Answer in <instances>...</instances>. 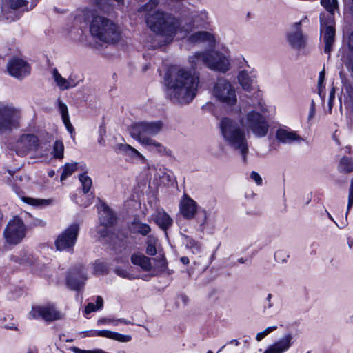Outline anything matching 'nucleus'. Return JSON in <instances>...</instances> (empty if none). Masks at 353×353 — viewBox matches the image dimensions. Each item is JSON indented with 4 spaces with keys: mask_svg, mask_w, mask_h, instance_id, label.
Masks as SVG:
<instances>
[{
    "mask_svg": "<svg viewBox=\"0 0 353 353\" xmlns=\"http://www.w3.org/2000/svg\"><path fill=\"white\" fill-rule=\"evenodd\" d=\"M347 45H348L350 50L353 53V32L349 37Z\"/></svg>",
    "mask_w": 353,
    "mask_h": 353,
    "instance_id": "obj_50",
    "label": "nucleus"
},
{
    "mask_svg": "<svg viewBox=\"0 0 353 353\" xmlns=\"http://www.w3.org/2000/svg\"><path fill=\"white\" fill-rule=\"evenodd\" d=\"M119 323H124V324H125V325H128V324H130V321H126V320H125V319H118V320H117V321H115L114 325H118V323H119Z\"/></svg>",
    "mask_w": 353,
    "mask_h": 353,
    "instance_id": "obj_54",
    "label": "nucleus"
},
{
    "mask_svg": "<svg viewBox=\"0 0 353 353\" xmlns=\"http://www.w3.org/2000/svg\"><path fill=\"white\" fill-rule=\"evenodd\" d=\"M338 170L341 173H348L353 171V160L347 157H342L338 165Z\"/></svg>",
    "mask_w": 353,
    "mask_h": 353,
    "instance_id": "obj_27",
    "label": "nucleus"
},
{
    "mask_svg": "<svg viewBox=\"0 0 353 353\" xmlns=\"http://www.w3.org/2000/svg\"><path fill=\"white\" fill-rule=\"evenodd\" d=\"M25 226L23 221L18 217L10 220L4 230L6 242L10 244H17L25 236Z\"/></svg>",
    "mask_w": 353,
    "mask_h": 353,
    "instance_id": "obj_10",
    "label": "nucleus"
},
{
    "mask_svg": "<svg viewBox=\"0 0 353 353\" xmlns=\"http://www.w3.org/2000/svg\"><path fill=\"white\" fill-rule=\"evenodd\" d=\"M131 261L134 265L140 266L145 271H148L152 268L150 259L143 254H132L131 256Z\"/></svg>",
    "mask_w": 353,
    "mask_h": 353,
    "instance_id": "obj_26",
    "label": "nucleus"
},
{
    "mask_svg": "<svg viewBox=\"0 0 353 353\" xmlns=\"http://www.w3.org/2000/svg\"><path fill=\"white\" fill-rule=\"evenodd\" d=\"M212 94L217 101L227 107H232L238 101L234 86L225 79H220L214 83Z\"/></svg>",
    "mask_w": 353,
    "mask_h": 353,
    "instance_id": "obj_6",
    "label": "nucleus"
},
{
    "mask_svg": "<svg viewBox=\"0 0 353 353\" xmlns=\"http://www.w3.org/2000/svg\"><path fill=\"white\" fill-rule=\"evenodd\" d=\"M294 344V337L291 333L283 334L279 340L270 345L263 353H285Z\"/></svg>",
    "mask_w": 353,
    "mask_h": 353,
    "instance_id": "obj_16",
    "label": "nucleus"
},
{
    "mask_svg": "<svg viewBox=\"0 0 353 353\" xmlns=\"http://www.w3.org/2000/svg\"><path fill=\"white\" fill-rule=\"evenodd\" d=\"M125 155L129 156L132 158H137L143 163H144L146 161L145 157L131 145L129 146L128 152L126 153Z\"/></svg>",
    "mask_w": 353,
    "mask_h": 353,
    "instance_id": "obj_39",
    "label": "nucleus"
},
{
    "mask_svg": "<svg viewBox=\"0 0 353 353\" xmlns=\"http://www.w3.org/2000/svg\"><path fill=\"white\" fill-rule=\"evenodd\" d=\"M152 219L163 231L168 230L173 224L172 218L162 208L155 211L152 214Z\"/></svg>",
    "mask_w": 353,
    "mask_h": 353,
    "instance_id": "obj_22",
    "label": "nucleus"
},
{
    "mask_svg": "<svg viewBox=\"0 0 353 353\" xmlns=\"http://www.w3.org/2000/svg\"><path fill=\"white\" fill-rule=\"evenodd\" d=\"M256 75L254 72L241 71L238 74V81L242 88L247 92L253 90L256 85Z\"/></svg>",
    "mask_w": 353,
    "mask_h": 353,
    "instance_id": "obj_20",
    "label": "nucleus"
},
{
    "mask_svg": "<svg viewBox=\"0 0 353 353\" xmlns=\"http://www.w3.org/2000/svg\"><path fill=\"white\" fill-rule=\"evenodd\" d=\"M199 210L198 203L189 195L183 194L179 202V212L187 220H192L196 217Z\"/></svg>",
    "mask_w": 353,
    "mask_h": 353,
    "instance_id": "obj_13",
    "label": "nucleus"
},
{
    "mask_svg": "<svg viewBox=\"0 0 353 353\" xmlns=\"http://www.w3.org/2000/svg\"><path fill=\"white\" fill-rule=\"evenodd\" d=\"M327 216L330 219H331L332 221H334L336 224V223L335 222V221L334 220L333 217L332 216V215L328 212H327Z\"/></svg>",
    "mask_w": 353,
    "mask_h": 353,
    "instance_id": "obj_62",
    "label": "nucleus"
},
{
    "mask_svg": "<svg viewBox=\"0 0 353 353\" xmlns=\"http://www.w3.org/2000/svg\"><path fill=\"white\" fill-rule=\"evenodd\" d=\"M163 126V123L159 121L137 122L132 124L130 128V133L132 137L150 150L165 155L169 153L166 147L152 138V137L158 134L162 130Z\"/></svg>",
    "mask_w": 353,
    "mask_h": 353,
    "instance_id": "obj_3",
    "label": "nucleus"
},
{
    "mask_svg": "<svg viewBox=\"0 0 353 353\" xmlns=\"http://www.w3.org/2000/svg\"><path fill=\"white\" fill-rule=\"evenodd\" d=\"M276 330H277L276 325H272V326H269V327H266L264 330H263L261 332H259L256 334V340L258 342L262 341L265 337H266L268 334H270L272 332L275 331Z\"/></svg>",
    "mask_w": 353,
    "mask_h": 353,
    "instance_id": "obj_38",
    "label": "nucleus"
},
{
    "mask_svg": "<svg viewBox=\"0 0 353 353\" xmlns=\"http://www.w3.org/2000/svg\"><path fill=\"white\" fill-rule=\"evenodd\" d=\"M131 230L134 232L139 233L143 236L147 235L151 231L149 225L140 221H134L132 223Z\"/></svg>",
    "mask_w": 353,
    "mask_h": 353,
    "instance_id": "obj_28",
    "label": "nucleus"
},
{
    "mask_svg": "<svg viewBox=\"0 0 353 353\" xmlns=\"http://www.w3.org/2000/svg\"><path fill=\"white\" fill-rule=\"evenodd\" d=\"M38 146V139L33 134L21 136L15 143L16 152L21 156L26 154L28 152L35 150Z\"/></svg>",
    "mask_w": 353,
    "mask_h": 353,
    "instance_id": "obj_15",
    "label": "nucleus"
},
{
    "mask_svg": "<svg viewBox=\"0 0 353 353\" xmlns=\"http://www.w3.org/2000/svg\"><path fill=\"white\" fill-rule=\"evenodd\" d=\"M180 260H181V263H183L185 265H187L189 263V259L186 256L181 257Z\"/></svg>",
    "mask_w": 353,
    "mask_h": 353,
    "instance_id": "obj_57",
    "label": "nucleus"
},
{
    "mask_svg": "<svg viewBox=\"0 0 353 353\" xmlns=\"http://www.w3.org/2000/svg\"><path fill=\"white\" fill-rule=\"evenodd\" d=\"M51 154L55 159H61L63 158L64 145L61 141L57 140L54 142Z\"/></svg>",
    "mask_w": 353,
    "mask_h": 353,
    "instance_id": "obj_29",
    "label": "nucleus"
},
{
    "mask_svg": "<svg viewBox=\"0 0 353 353\" xmlns=\"http://www.w3.org/2000/svg\"><path fill=\"white\" fill-rule=\"evenodd\" d=\"M22 201L34 207L48 205L51 203L50 200L34 199L31 197H22Z\"/></svg>",
    "mask_w": 353,
    "mask_h": 353,
    "instance_id": "obj_30",
    "label": "nucleus"
},
{
    "mask_svg": "<svg viewBox=\"0 0 353 353\" xmlns=\"http://www.w3.org/2000/svg\"><path fill=\"white\" fill-rule=\"evenodd\" d=\"M63 122L65 128H67L68 131L71 134L72 137L74 138L73 134L74 129L70 121V119H64L63 120Z\"/></svg>",
    "mask_w": 353,
    "mask_h": 353,
    "instance_id": "obj_45",
    "label": "nucleus"
},
{
    "mask_svg": "<svg viewBox=\"0 0 353 353\" xmlns=\"http://www.w3.org/2000/svg\"><path fill=\"white\" fill-rule=\"evenodd\" d=\"M315 113V103L314 101H312L311 105H310V113L308 115V119L310 120L314 117Z\"/></svg>",
    "mask_w": 353,
    "mask_h": 353,
    "instance_id": "obj_49",
    "label": "nucleus"
},
{
    "mask_svg": "<svg viewBox=\"0 0 353 353\" xmlns=\"http://www.w3.org/2000/svg\"><path fill=\"white\" fill-rule=\"evenodd\" d=\"M79 225L72 223L61 232L55 241L56 249L59 251L72 252L76 243Z\"/></svg>",
    "mask_w": 353,
    "mask_h": 353,
    "instance_id": "obj_8",
    "label": "nucleus"
},
{
    "mask_svg": "<svg viewBox=\"0 0 353 353\" xmlns=\"http://www.w3.org/2000/svg\"><path fill=\"white\" fill-rule=\"evenodd\" d=\"M79 180L81 183L83 192L85 194L88 193L92 185L91 179L85 174H82L79 175Z\"/></svg>",
    "mask_w": 353,
    "mask_h": 353,
    "instance_id": "obj_37",
    "label": "nucleus"
},
{
    "mask_svg": "<svg viewBox=\"0 0 353 353\" xmlns=\"http://www.w3.org/2000/svg\"><path fill=\"white\" fill-rule=\"evenodd\" d=\"M349 67H350V70H352V72H353V62L350 64Z\"/></svg>",
    "mask_w": 353,
    "mask_h": 353,
    "instance_id": "obj_64",
    "label": "nucleus"
},
{
    "mask_svg": "<svg viewBox=\"0 0 353 353\" xmlns=\"http://www.w3.org/2000/svg\"><path fill=\"white\" fill-rule=\"evenodd\" d=\"M272 295L271 294H268L266 297V301L268 302V308H272L273 307V303L272 302Z\"/></svg>",
    "mask_w": 353,
    "mask_h": 353,
    "instance_id": "obj_52",
    "label": "nucleus"
},
{
    "mask_svg": "<svg viewBox=\"0 0 353 353\" xmlns=\"http://www.w3.org/2000/svg\"><path fill=\"white\" fill-rule=\"evenodd\" d=\"M207 52H195L188 57L192 69L173 68L166 79V95L174 103L187 104L195 97L199 84V74L194 68L206 65Z\"/></svg>",
    "mask_w": 353,
    "mask_h": 353,
    "instance_id": "obj_1",
    "label": "nucleus"
},
{
    "mask_svg": "<svg viewBox=\"0 0 353 353\" xmlns=\"http://www.w3.org/2000/svg\"><path fill=\"white\" fill-rule=\"evenodd\" d=\"M115 1H117L118 3H121L122 0H115ZM103 1H104L105 3L106 2L109 3V1H110V0H97V4H99L100 6H102Z\"/></svg>",
    "mask_w": 353,
    "mask_h": 353,
    "instance_id": "obj_55",
    "label": "nucleus"
},
{
    "mask_svg": "<svg viewBox=\"0 0 353 353\" xmlns=\"http://www.w3.org/2000/svg\"><path fill=\"white\" fill-rule=\"evenodd\" d=\"M62 313L54 305L34 306L28 314L30 319L41 318L45 321H53L62 319Z\"/></svg>",
    "mask_w": 353,
    "mask_h": 353,
    "instance_id": "obj_11",
    "label": "nucleus"
},
{
    "mask_svg": "<svg viewBox=\"0 0 353 353\" xmlns=\"http://www.w3.org/2000/svg\"><path fill=\"white\" fill-rule=\"evenodd\" d=\"M21 110L12 105L0 108V130H9L19 125Z\"/></svg>",
    "mask_w": 353,
    "mask_h": 353,
    "instance_id": "obj_9",
    "label": "nucleus"
},
{
    "mask_svg": "<svg viewBox=\"0 0 353 353\" xmlns=\"http://www.w3.org/2000/svg\"><path fill=\"white\" fill-rule=\"evenodd\" d=\"M90 31L93 37L105 43H116L122 39L121 28L112 20L102 16L93 17Z\"/></svg>",
    "mask_w": 353,
    "mask_h": 353,
    "instance_id": "obj_4",
    "label": "nucleus"
},
{
    "mask_svg": "<svg viewBox=\"0 0 353 353\" xmlns=\"http://www.w3.org/2000/svg\"><path fill=\"white\" fill-rule=\"evenodd\" d=\"M234 343V344H235V345H238L239 343V341L236 340H234V341H231V343Z\"/></svg>",
    "mask_w": 353,
    "mask_h": 353,
    "instance_id": "obj_63",
    "label": "nucleus"
},
{
    "mask_svg": "<svg viewBox=\"0 0 353 353\" xmlns=\"http://www.w3.org/2000/svg\"><path fill=\"white\" fill-rule=\"evenodd\" d=\"M352 205H353V185H350L349 195H348L347 212L352 208Z\"/></svg>",
    "mask_w": 353,
    "mask_h": 353,
    "instance_id": "obj_46",
    "label": "nucleus"
},
{
    "mask_svg": "<svg viewBox=\"0 0 353 353\" xmlns=\"http://www.w3.org/2000/svg\"><path fill=\"white\" fill-rule=\"evenodd\" d=\"M322 31H324L325 52L330 53L334 43L335 30L333 26L334 21L331 16H329L327 21L321 18Z\"/></svg>",
    "mask_w": 353,
    "mask_h": 353,
    "instance_id": "obj_17",
    "label": "nucleus"
},
{
    "mask_svg": "<svg viewBox=\"0 0 353 353\" xmlns=\"http://www.w3.org/2000/svg\"><path fill=\"white\" fill-rule=\"evenodd\" d=\"M58 105L62 120L69 119L68 110L67 105L61 101H58Z\"/></svg>",
    "mask_w": 353,
    "mask_h": 353,
    "instance_id": "obj_41",
    "label": "nucleus"
},
{
    "mask_svg": "<svg viewBox=\"0 0 353 353\" xmlns=\"http://www.w3.org/2000/svg\"><path fill=\"white\" fill-rule=\"evenodd\" d=\"M86 279V274L82 268L75 269L69 272L67 285L70 289L77 290L84 285Z\"/></svg>",
    "mask_w": 353,
    "mask_h": 353,
    "instance_id": "obj_19",
    "label": "nucleus"
},
{
    "mask_svg": "<svg viewBox=\"0 0 353 353\" xmlns=\"http://www.w3.org/2000/svg\"><path fill=\"white\" fill-rule=\"evenodd\" d=\"M184 237L186 247L191 249L192 253L198 254L201 252L200 243L193 239L192 238L189 237L188 236H184Z\"/></svg>",
    "mask_w": 353,
    "mask_h": 353,
    "instance_id": "obj_32",
    "label": "nucleus"
},
{
    "mask_svg": "<svg viewBox=\"0 0 353 353\" xmlns=\"http://www.w3.org/2000/svg\"><path fill=\"white\" fill-rule=\"evenodd\" d=\"M116 272L119 276H120L121 277L127 278L129 279H132V276H130V274L124 270H117Z\"/></svg>",
    "mask_w": 353,
    "mask_h": 353,
    "instance_id": "obj_48",
    "label": "nucleus"
},
{
    "mask_svg": "<svg viewBox=\"0 0 353 353\" xmlns=\"http://www.w3.org/2000/svg\"><path fill=\"white\" fill-rule=\"evenodd\" d=\"M88 336L94 337V336H101L105 337L110 339H113L121 343L129 342L132 339V336L130 335H124L120 333L112 332L110 330H92L90 332V334L87 335Z\"/></svg>",
    "mask_w": 353,
    "mask_h": 353,
    "instance_id": "obj_21",
    "label": "nucleus"
},
{
    "mask_svg": "<svg viewBox=\"0 0 353 353\" xmlns=\"http://www.w3.org/2000/svg\"><path fill=\"white\" fill-rule=\"evenodd\" d=\"M288 41L295 49L303 48L306 43V39L303 36L299 24H294L287 34Z\"/></svg>",
    "mask_w": 353,
    "mask_h": 353,
    "instance_id": "obj_18",
    "label": "nucleus"
},
{
    "mask_svg": "<svg viewBox=\"0 0 353 353\" xmlns=\"http://www.w3.org/2000/svg\"><path fill=\"white\" fill-rule=\"evenodd\" d=\"M8 73L17 79H21L30 73V65L23 59L14 58L7 64Z\"/></svg>",
    "mask_w": 353,
    "mask_h": 353,
    "instance_id": "obj_14",
    "label": "nucleus"
},
{
    "mask_svg": "<svg viewBox=\"0 0 353 353\" xmlns=\"http://www.w3.org/2000/svg\"><path fill=\"white\" fill-rule=\"evenodd\" d=\"M77 168V163H66L63 167V172L61 175V181H63L67 179L69 176H70L72 173H74Z\"/></svg>",
    "mask_w": 353,
    "mask_h": 353,
    "instance_id": "obj_31",
    "label": "nucleus"
},
{
    "mask_svg": "<svg viewBox=\"0 0 353 353\" xmlns=\"http://www.w3.org/2000/svg\"><path fill=\"white\" fill-rule=\"evenodd\" d=\"M53 78L57 85L61 90H68L71 88L75 87L77 84L72 78L65 79L63 78L58 71L54 69L53 70Z\"/></svg>",
    "mask_w": 353,
    "mask_h": 353,
    "instance_id": "obj_25",
    "label": "nucleus"
},
{
    "mask_svg": "<svg viewBox=\"0 0 353 353\" xmlns=\"http://www.w3.org/2000/svg\"><path fill=\"white\" fill-rule=\"evenodd\" d=\"M130 145L119 143L115 146V151L118 153L123 154L124 155L128 152V150L129 148Z\"/></svg>",
    "mask_w": 353,
    "mask_h": 353,
    "instance_id": "obj_42",
    "label": "nucleus"
},
{
    "mask_svg": "<svg viewBox=\"0 0 353 353\" xmlns=\"http://www.w3.org/2000/svg\"><path fill=\"white\" fill-rule=\"evenodd\" d=\"M12 260H14V261L18 262V263H22V261H23V259H20L17 256H12Z\"/></svg>",
    "mask_w": 353,
    "mask_h": 353,
    "instance_id": "obj_59",
    "label": "nucleus"
},
{
    "mask_svg": "<svg viewBox=\"0 0 353 353\" xmlns=\"http://www.w3.org/2000/svg\"><path fill=\"white\" fill-rule=\"evenodd\" d=\"M103 300L102 297L97 296L96 299V305L92 303H89L85 308V314H89L92 312H95L98 310H100L103 307Z\"/></svg>",
    "mask_w": 353,
    "mask_h": 353,
    "instance_id": "obj_33",
    "label": "nucleus"
},
{
    "mask_svg": "<svg viewBox=\"0 0 353 353\" xmlns=\"http://www.w3.org/2000/svg\"><path fill=\"white\" fill-rule=\"evenodd\" d=\"M103 266L100 264H95L94 267V271L95 274H100L103 272Z\"/></svg>",
    "mask_w": 353,
    "mask_h": 353,
    "instance_id": "obj_51",
    "label": "nucleus"
},
{
    "mask_svg": "<svg viewBox=\"0 0 353 353\" xmlns=\"http://www.w3.org/2000/svg\"><path fill=\"white\" fill-rule=\"evenodd\" d=\"M92 203L91 199L86 197V199L84 201H81L79 204L82 206L87 207Z\"/></svg>",
    "mask_w": 353,
    "mask_h": 353,
    "instance_id": "obj_53",
    "label": "nucleus"
},
{
    "mask_svg": "<svg viewBox=\"0 0 353 353\" xmlns=\"http://www.w3.org/2000/svg\"><path fill=\"white\" fill-rule=\"evenodd\" d=\"M220 126L225 139L234 149L240 152L243 160L245 161L248 148L244 132L240 129L236 123L229 118L223 119Z\"/></svg>",
    "mask_w": 353,
    "mask_h": 353,
    "instance_id": "obj_5",
    "label": "nucleus"
},
{
    "mask_svg": "<svg viewBox=\"0 0 353 353\" xmlns=\"http://www.w3.org/2000/svg\"><path fill=\"white\" fill-rule=\"evenodd\" d=\"M332 102H333V101H330L329 100L328 105H329V111L330 112H331L332 108V105H333Z\"/></svg>",
    "mask_w": 353,
    "mask_h": 353,
    "instance_id": "obj_61",
    "label": "nucleus"
},
{
    "mask_svg": "<svg viewBox=\"0 0 353 353\" xmlns=\"http://www.w3.org/2000/svg\"><path fill=\"white\" fill-rule=\"evenodd\" d=\"M250 178L255 181V183L260 185L262 184V178L261 176L256 172H252L250 174Z\"/></svg>",
    "mask_w": 353,
    "mask_h": 353,
    "instance_id": "obj_44",
    "label": "nucleus"
},
{
    "mask_svg": "<svg viewBox=\"0 0 353 353\" xmlns=\"http://www.w3.org/2000/svg\"><path fill=\"white\" fill-rule=\"evenodd\" d=\"M99 214L100 222L103 226L106 227L114 223L115 221L114 215L110 209L104 203L99 205Z\"/></svg>",
    "mask_w": 353,
    "mask_h": 353,
    "instance_id": "obj_24",
    "label": "nucleus"
},
{
    "mask_svg": "<svg viewBox=\"0 0 353 353\" xmlns=\"http://www.w3.org/2000/svg\"><path fill=\"white\" fill-rule=\"evenodd\" d=\"M325 70L323 69L319 72V79H318V94L321 98L323 101L325 99Z\"/></svg>",
    "mask_w": 353,
    "mask_h": 353,
    "instance_id": "obj_34",
    "label": "nucleus"
},
{
    "mask_svg": "<svg viewBox=\"0 0 353 353\" xmlns=\"http://www.w3.org/2000/svg\"><path fill=\"white\" fill-rule=\"evenodd\" d=\"M111 321L110 320H107V319H100L98 321V325H100V324H102V323H110Z\"/></svg>",
    "mask_w": 353,
    "mask_h": 353,
    "instance_id": "obj_58",
    "label": "nucleus"
},
{
    "mask_svg": "<svg viewBox=\"0 0 353 353\" xmlns=\"http://www.w3.org/2000/svg\"><path fill=\"white\" fill-rule=\"evenodd\" d=\"M276 139L283 143H292L300 141L301 138L295 132L287 129H279L276 134Z\"/></svg>",
    "mask_w": 353,
    "mask_h": 353,
    "instance_id": "obj_23",
    "label": "nucleus"
},
{
    "mask_svg": "<svg viewBox=\"0 0 353 353\" xmlns=\"http://www.w3.org/2000/svg\"><path fill=\"white\" fill-rule=\"evenodd\" d=\"M6 327L14 330H17V325L15 324H12L11 326H6Z\"/></svg>",
    "mask_w": 353,
    "mask_h": 353,
    "instance_id": "obj_60",
    "label": "nucleus"
},
{
    "mask_svg": "<svg viewBox=\"0 0 353 353\" xmlns=\"http://www.w3.org/2000/svg\"><path fill=\"white\" fill-rule=\"evenodd\" d=\"M167 263L163 257L158 261L157 263L154 268V270L157 271V272H164L167 270Z\"/></svg>",
    "mask_w": 353,
    "mask_h": 353,
    "instance_id": "obj_40",
    "label": "nucleus"
},
{
    "mask_svg": "<svg viewBox=\"0 0 353 353\" xmlns=\"http://www.w3.org/2000/svg\"><path fill=\"white\" fill-rule=\"evenodd\" d=\"M240 125L243 128L251 130L254 135L259 137H265L269 128L265 118L260 113L253 110L241 119Z\"/></svg>",
    "mask_w": 353,
    "mask_h": 353,
    "instance_id": "obj_7",
    "label": "nucleus"
},
{
    "mask_svg": "<svg viewBox=\"0 0 353 353\" xmlns=\"http://www.w3.org/2000/svg\"><path fill=\"white\" fill-rule=\"evenodd\" d=\"M203 214H204V216H203V219H197V222H198V223L199 224V225L201 228L204 227V225L207 223V221H208V214H207V212L205 210H203Z\"/></svg>",
    "mask_w": 353,
    "mask_h": 353,
    "instance_id": "obj_47",
    "label": "nucleus"
},
{
    "mask_svg": "<svg viewBox=\"0 0 353 353\" xmlns=\"http://www.w3.org/2000/svg\"><path fill=\"white\" fill-rule=\"evenodd\" d=\"M157 239L154 236H149L147 241L146 253L148 255L154 256L157 253L156 244Z\"/></svg>",
    "mask_w": 353,
    "mask_h": 353,
    "instance_id": "obj_35",
    "label": "nucleus"
},
{
    "mask_svg": "<svg viewBox=\"0 0 353 353\" xmlns=\"http://www.w3.org/2000/svg\"><path fill=\"white\" fill-rule=\"evenodd\" d=\"M157 0H150L140 11L147 12L145 20L149 28L154 32L165 37V41L170 42L174 37L180 39L187 37V40L193 44L206 43L213 46L215 39L213 34L205 31H198L188 35V30L179 28L178 21L170 14L160 11H154L157 6Z\"/></svg>",
    "mask_w": 353,
    "mask_h": 353,
    "instance_id": "obj_2",
    "label": "nucleus"
},
{
    "mask_svg": "<svg viewBox=\"0 0 353 353\" xmlns=\"http://www.w3.org/2000/svg\"><path fill=\"white\" fill-rule=\"evenodd\" d=\"M230 60L227 56L216 51L207 52L206 66L210 70L225 72L230 69Z\"/></svg>",
    "mask_w": 353,
    "mask_h": 353,
    "instance_id": "obj_12",
    "label": "nucleus"
},
{
    "mask_svg": "<svg viewBox=\"0 0 353 353\" xmlns=\"http://www.w3.org/2000/svg\"><path fill=\"white\" fill-rule=\"evenodd\" d=\"M321 3L329 12L330 15H332L338 8L336 0H321Z\"/></svg>",
    "mask_w": 353,
    "mask_h": 353,
    "instance_id": "obj_36",
    "label": "nucleus"
},
{
    "mask_svg": "<svg viewBox=\"0 0 353 353\" xmlns=\"http://www.w3.org/2000/svg\"><path fill=\"white\" fill-rule=\"evenodd\" d=\"M334 97H335V91H334V89L333 88L330 92L329 100L333 101Z\"/></svg>",
    "mask_w": 353,
    "mask_h": 353,
    "instance_id": "obj_56",
    "label": "nucleus"
},
{
    "mask_svg": "<svg viewBox=\"0 0 353 353\" xmlns=\"http://www.w3.org/2000/svg\"><path fill=\"white\" fill-rule=\"evenodd\" d=\"M25 5L24 0H10V6L13 9H17L21 8Z\"/></svg>",
    "mask_w": 353,
    "mask_h": 353,
    "instance_id": "obj_43",
    "label": "nucleus"
}]
</instances>
